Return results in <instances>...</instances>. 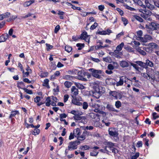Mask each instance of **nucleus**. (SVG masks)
I'll return each mask as SVG.
<instances>
[{
	"label": "nucleus",
	"instance_id": "obj_1",
	"mask_svg": "<svg viewBox=\"0 0 159 159\" xmlns=\"http://www.w3.org/2000/svg\"><path fill=\"white\" fill-rule=\"evenodd\" d=\"M89 71L92 72V75L94 77L100 79L101 77L99 74H102V71L101 70H97L93 68H90L88 70Z\"/></svg>",
	"mask_w": 159,
	"mask_h": 159
},
{
	"label": "nucleus",
	"instance_id": "obj_2",
	"mask_svg": "<svg viewBox=\"0 0 159 159\" xmlns=\"http://www.w3.org/2000/svg\"><path fill=\"white\" fill-rule=\"evenodd\" d=\"M80 143V142L77 141L70 142L69 143L68 147V150H72L76 149L77 148V146Z\"/></svg>",
	"mask_w": 159,
	"mask_h": 159
},
{
	"label": "nucleus",
	"instance_id": "obj_3",
	"mask_svg": "<svg viewBox=\"0 0 159 159\" xmlns=\"http://www.w3.org/2000/svg\"><path fill=\"white\" fill-rule=\"evenodd\" d=\"M109 94L115 99H120L122 97V95L120 93L115 91H110L109 93Z\"/></svg>",
	"mask_w": 159,
	"mask_h": 159
},
{
	"label": "nucleus",
	"instance_id": "obj_4",
	"mask_svg": "<svg viewBox=\"0 0 159 159\" xmlns=\"http://www.w3.org/2000/svg\"><path fill=\"white\" fill-rule=\"evenodd\" d=\"M109 134L111 136L114 137H116L118 135L117 130L115 128H110L109 129Z\"/></svg>",
	"mask_w": 159,
	"mask_h": 159
},
{
	"label": "nucleus",
	"instance_id": "obj_5",
	"mask_svg": "<svg viewBox=\"0 0 159 159\" xmlns=\"http://www.w3.org/2000/svg\"><path fill=\"white\" fill-rule=\"evenodd\" d=\"M80 39L84 40L86 42L88 43V44L89 43L90 36L87 34V33L86 32H84L81 34Z\"/></svg>",
	"mask_w": 159,
	"mask_h": 159
},
{
	"label": "nucleus",
	"instance_id": "obj_6",
	"mask_svg": "<svg viewBox=\"0 0 159 159\" xmlns=\"http://www.w3.org/2000/svg\"><path fill=\"white\" fill-rule=\"evenodd\" d=\"M124 46V44L123 42L118 45L116 48V50L114 51V53L115 54H118L119 55L122 54V52H120L122 49L123 47Z\"/></svg>",
	"mask_w": 159,
	"mask_h": 159
},
{
	"label": "nucleus",
	"instance_id": "obj_7",
	"mask_svg": "<svg viewBox=\"0 0 159 159\" xmlns=\"http://www.w3.org/2000/svg\"><path fill=\"white\" fill-rule=\"evenodd\" d=\"M89 105L95 108L94 111L95 112L98 113L100 109V105L96 103H93V102H91L89 103Z\"/></svg>",
	"mask_w": 159,
	"mask_h": 159
},
{
	"label": "nucleus",
	"instance_id": "obj_8",
	"mask_svg": "<svg viewBox=\"0 0 159 159\" xmlns=\"http://www.w3.org/2000/svg\"><path fill=\"white\" fill-rule=\"evenodd\" d=\"M127 79L125 76H122L120 78L119 81L116 84V85L117 86L122 85L124 82H126V80Z\"/></svg>",
	"mask_w": 159,
	"mask_h": 159
},
{
	"label": "nucleus",
	"instance_id": "obj_9",
	"mask_svg": "<svg viewBox=\"0 0 159 159\" xmlns=\"http://www.w3.org/2000/svg\"><path fill=\"white\" fill-rule=\"evenodd\" d=\"M150 27L152 30H156L159 28V24L155 22H152L150 25Z\"/></svg>",
	"mask_w": 159,
	"mask_h": 159
},
{
	"label": "nucleus",
	"instance_id": "obj_10",
	"mask_svg": "<svg viewBox=\"0 0 159 159\" xmlns=\"http://www.w3.org/2000/svg\"><path fill=\"white\" fill-rule=\"evenodd\" d=\"M71 92L74 96H76L78 94V90L75 87L73 86L71 88Z\"/></svg>",
	"mask_w": 159,
	"mask_h": 159
},
{
	"label": "nucleus",
	"instance_id": "obj_11",
	"mask_svg": "<svg viewBox=\"0 0 159 159\" xmlns=\"http://www.w3.org/2000/svg\"><path fill=\"white\" fill-rule=\"evenodd\" d=\"M51 99L52 100V101H51V104L53 106H56V103L58 101L57 98L56 97L52 96Z\"/></svg>",
	"mask_w": 159,
	"mask_h": 159
},
{
	"label": "nucleus",
	"instance_id": "obj_12",
	"mask_svg": "<svg viewBox=\"0 0 159 159\" xmlns=\"http://www.w3.org/2000/svg\"><path fill=\"white\" fill-rule=\"evenodd\" d=\"M144 2L146 6L150 9H153L154 7L153 5H151L149 2L148 0H144Z\"/></svg>",
	"mask_w": 159,
	"mask_h": 159
},
{
	"label": "nucleus",
	"instance_id": "obj_13",
	"mask_svg": "<svg viewBox=\"0 0 159 159\" xmlns=\"http://www.w3.org/2000/svg\"><path fill=\"white\" fill-rule=\"evenodd\" d=\"M131 65L136 70H139V61H136L135 63H130Z\"/></svg>",
	"mask_w": 159,
	"mask_h": 159
},
{
	"label": "nucleus",
	"instance_id": "obj_14",
	"mask_svg": "<svg viewBox=\"0 0 159 159\" xmlns=\"http://www.w3.org/2000/svg\"><path fill=\"white\" fill-rule=\"evenodd\" d=\"M133 43L134 44V45L133 46L134 48L138 52H139V42L134 41Z\"/></svg>",
	"mask_w": 159,
	"mask_h": 159
},
{
	"label": "nucleus",
	"instance_id": "obj_15",
	"mask_svg": "<svg viewBox=\"0 0 159 159\" xmlns=\"http://www.w3.org/2000/svg\"><path fill=\"white\" fill-rule=\"evenodd\" d=\"M77 72L78 73V78L79 79L83 81H86L87 80L85 78L83 75H80V74H81V71H78Z\"/></svg>",
	"mask_w": 159,
	"mask_h": 159
},
{
	"label": "nucleus",
	"instance_id": "obj_16",
	"mask_svg": "<svg viewBox=\"0 0 159 159\" xmlns=\"http://www.w3.org/2000/svg\"><path fill=\"white\" fill-rule=\"evenodd\" d=\"M73 118L75 120H80L82 119V120H85V117L84 116H79L78 115H75L73 116Z\"/></svg>",
	"mask_w": 159,
	"mask_h": 159
},
{
	"label": "nucleus",
	"instance_id": "obj_17",
	"mask_svg": "<svg viewBox=\"0 0 159 159\" xmlns=\"http://www.w3.org/2000/svg\"><path fill=\"white\" fill-rule=\"evenodd\" d=\"M72 103L75 105L80 106L82 105V103L78 101L76 98H74L72 100Z\"/></svg>",
	"mask_w": 159,
	"mask_h": 159
},
{
	"label": "nucleus",
	"instance_id": "obj_18",
	"mask_svg": "<svg viewBox=\"0 0 159 159\" xmlns=\"http://www.w3.org/2000/svg\"><path fill=\"white\" fill-rule=\"evenodd\" d=\"M120 65L122 67H125L128 66V63L125 61H122L120 62Z\"/></svg>",
	"mask_w": 159,
	"mask_h": 159
},
{
	"label": "nucleus",
	"instance_id": "obj_19",
	"mask_svg": "<svg viewBox=\"0 0 159 159\" xmlns=\"http://www.w3.org/2000/svg\"><path fill=\"white\" fill-rule=\"evenodd\" d=\"M106 107L110 111L115 112L117 111V110L115 109V108L111 105L108 104L107 105Z\"/></svg>",
	"mask_w": 159,
	"mask_h": 159
},
{
	"label": "nucleus",
	"instance_id": "obj_20",
	"mask_svg": "<svg viewBox=\"0 0 159 159\" xmlns=\"http://www.w3.org/2000/svg\"><path fill=\"white\" fill-rule=\"evenodd\" d=\"M46 103L45 105L47 107H49L51 104V101H52V100L51 99V98L50 97H48L46 100Z\"/></svg>",
	"mask_w": 159,
	"mask_h": 159
},
{
	"label": "nucleus",
	"instance_id": "obj_21",
	"mask_svg": "<svg viewBox=\"0 0 159 159\" xmlns=\"http://www.w3.org/2000/svg\"><path fill=\"white\" fill-rule=\"evenodd\" d=\"M73 132L75 137H76V136H78L80 134V130L79 128L76 129L74 130Z\"/></svg>",
	"mask_w": 159,
	"mask_h": 159
},
{
	"label": "nucleus",
	"instance_id": "obj_22",
	"mask_svg": "<svg viewBox=\"0 0 159 159\" xmlns=\"http://www.w3.org/2000/svg\"><path fill=\"white\" fill-rule=\"evenodd\" d=\"M146 66H148L151 67H152L153 66V63L152 62L148 60H146Z\"/></svg>",
	"mask_w": 159,
	"mask_h": 159
},
{
	"label": "nucleus",
	"instance_id": "obj_23",
	"mask_svg": "<svg viewBox=\"0 0 159 159\" xmlns=\"http://www.w3.org/2000/svg\"><path fill=\"white\" fill-rule=\"evenodd\" d=\"M90 116L92 118H95L96 117H98V120H99V116L98 115L94 114L93 113H91L89 114Z\"/></svg>",
	"mask_w": 159,
	"mask_h": 159
},
{
	"label": "nucleus",
	"instance_id": "obj_24",
	"mask_svg": "<svg viewBox=\"0 0 159 159\" xmlns=\"http://www.w3.org/2000/svg\"><path fill=\"white\" fill-rule=\"evenodd\" d=\"M93 95L97 98H98L101 95L100 92H93Z\"/></svg>",
	"mask_w": 159,
	"mask_h": 159
},
{
	"label": "nucleus",
	"instance_id": "obj_25",
	"mask_svg": "<svg viewBox=\"0 0 159 159\" xmlns=\"http://www.w3.org/2000/svg\"><path fill=\"white\" fill-rule=\"evenodd\" d=\"M124 48L129 52H133V48L130 46H125L124 47Z\"/></svg>",
	"mask_w": 159,
	"mask_h": 159
},
{
	"label": "nucleus",
	"instance_id": "obj_26",
	"mask_svg": "<svg viewBox=\"0 0 159 159\" xmlns=\"http://www.w3.org/2000/svg\"><path fill=\"white\" fill-rule=\"evenodd\" d=\"M24 86V83L23 82H19L17 84V87L19 89H23L24 88H23V87Z\"/></svg>",
	"mask_w": 159,
	"mask_h": 159
},
{
	"label": "nucleus",
	"instance_id": "obj_27",
	"mask_svg": "<svg viewBox=\"0 0 159 159\" xmlns=\"http://www.w3.org/2000/svg\"><path fill=\"white\" fill-rule=\"evenodd\" d=\"M49 82V80L48 79H45L44 80V82L43 84V85L46 86L47 87L49 88V87L48 85V82Z\"/></svg>",
	"mask_w": 159,
	"mask_h": 159
},
{
	"label": "nucleus",
	"instance_id": "obj_28",
	"mask_svg": "<svg viewBox=\"0 0 159 159\" xmlns=\"http://www.w3.org/2000/svg\"><path fill=\"white\" fill-rule=\"evenodd\" d=\"M107 145L105 147H107V148H108L110 150L111 148L113 147V146H114V144L112 143L109 142L107 143Z\"/></svg>",
	"mask_w": 159,
	"mask_h": 159
},
{
	"label": "nucleus",
	"instance_id": "obj_29",
	"mask_svg": "<svg viewBox=\"0 0 159 159\" xmlns=\"http://www.w3.org/2000/svg\"><path fill=\"white\" fill-rule=\"evenodd\" d=\"M77 139L78 140L80 141L83 140L85 139V136L83 134L81 135H80L77 137Z\"/></svg>",
	"mask_w": 159,
	"mask_h": 159
},
{
	"label": "nucleus",
	"instance_id": "obj_30",
	"mask_svg": "<svg viewBox=\"0 0 159 159\" xmlns=\"http://www.w3.org/2000/svg\"><path fill=\"white\" fill-rule=\"evenodd\" d=\"M75 84L76 86L79 89H84V87L83 85L79 83H75Z\"/></svg>",
	"mask_w": 159,
	"mask_h": 159
},
{
	"label": "nucleus",
	"instance_id": "obj_31",
	"mask_svg": "<svg viewBox=\"0 0 159 159\" xmlns=\"http://www.w3.org/2000/svg\"><path fill=\"white\" fill-rule=\"evenodd\" d=\"M65 50L66 51L69 53L71 52L72 50V48L71 47L67 45L65 46Z\"/></svg>",
	"mask_w": 159,
	"mask_h": 159
},
{
	"label": "nucleus",
	"instance_id": "obj_32",
	"mask_svg": "<svg viewBox=\"0 0 159 159\" xmlns=\"http://www.w3.org/2000/svg\"><path fill=\"white\" fill-rule=\"evenodd\" d=\"M76 45L77 47H78V50H81L84 46V44L82 43H77Z\"/></svg>",
	"mask_w": 159,
	"mask_h": 159
},
{
	"label": "nucleus",
	"instance_id": "obj_33",
	"mask_svg": "<svg viewBox=\"0 0 159 159\" xmlns=\"http://www.w3.org/2000/svg\"><path fill=\"white\" fill-rule=\"evenodd\" d=\"M148 46L149 47H152V48H156L157 46L156 43H149L148 44Z\"/></svg>",
	"mask_w": 159,
	"mask_h": 159
},
{
	"label": "nucleus",
	"instance_id": "obj_34",
	"mask_svg": "<svg viewBox=\"0 0 159 159\" xmlns=\"http://www.w3.org/2000/svg\"><path fill=\"white\" fill-rule=\"evenodd\" d=\"M115 106L117 108H119L121 106L120 102L119 101H116L115 102Z\"/></svg>",
	"mask_w": 159,
	"mask_h": 159
},
{
	"label": "nucleus",
	"instance_id": "obj_35",
	"mask_svg": "<svg viewBox=\"0 0 159 159\" xmlns=\"http://www.w3.org/2000/svg\"><path fill=\"white\" fill-rule=\"evenodd\" d=\"M64 85L67 88H70L71 85V83L70 82L66 81L64 83Z\"/></svg>",
	"mask_w": 159,
	"mask_h": 159
},
{
	"label": "nucleus",
	"instance_id": "obj_36",
	"mask_svg": "<svg viewBox=\"0 0 159 159\" xmlns=\"http://www.w3.org/2000/svg\"><path fill=\"white\" fill-rule=\"evenodd\" d=\"M18 113H19L18 111H13L11 112V114L9 118H11L15 115H16Z\"/></svg>",
	"mask_w": 159,
	"mask_h": 159
},
{
	"label": "nucleus",
	"instance_id": "obj_37",
	"mask_svg": "<svg viewBox=\"0 0 159 159\" xmlns=\"http://www.w3.org/2000/svg\"><path fill=\"white\" fill-rule=\"evenodd\" d=\"M93 92H100L99 89L98 87V86L96 85L95 86H94L93 87Z\"/></svg>",
	"mask_w": 159,
	"mask_h": 159
},
{
	"label": "nucleus",
	"instance_id": "obj_38",
	"mask_svg": "<svg viewBox=\"0 0 159 159\" xmlns=\"http://www.w3.org/2000/svg\"><path fill=\"white\" fill-rule=\"evenodd\" d=\"M103 61L107 62H110L111 61V58L109 57L103 58Z\"/></svg>",
	"mask_w": 159,
	"mask_h": 159
},
{
	"label": "nucleus",
	"instance_id": "obj_39",
	"mask_svg": "<svg viewBox=\"0 0 159 159\" xmlns=\"http://www.w3.org/2000/svg\"><path fill=\"white\" fill-rule=\"evenodd\" d=\"M94 125L97 127H99L100 128L102 127L103 126L102 124L100 123L98 121H96L94 123Z\"/></svg>",
	"mask_w": 159,
	"mask_h": 159
},
{
	"label": "nucleus",
	"instance_id": "obj_40",
	"mask_svg": "<svg viewBox=\"0 0 159 159\" xmlns=\"http://www.w3.org/2000/svg\"><path fill=\"white\" fill-rule=\"evenodd\" d=\"M67 3L68 4H69L70 6H71L72 8L74 10H78L79 11H80L81 10V9H80V7H75V6L72 5L71 4L68 3V2H67Z\"/></svg>",
	"mask_w": 159,
	"mask_h": 159
},
{
	"label": "nucleus",
	"instance_id": "obj_41",
	"mask_svg": "<svg viewBox=\"0 0 159 159\" xmlns=\"http://www.w3.org/2000/svg\"><path fill=\"white\" fill-rule=\"evenodd\" d=\"M98 25V24L96 22H95L94 24L92 25L90 27V29L93 30L96 28Z\"/></svg>",
	"mask_w": 159,
	"mask_h": 159
},
{
	"label": "nucleus",
	"instance_id": "obj_42",
	"mask_svg": "<svg viewBox=\"0 0 159 159\" xmlns=\"http://www.w3.org/2000/svg\"><path fill=\"white\" fill-rule=\"evenodd\" d=\"M40 133V130L39 129H35L32 134L34 135H38Z\"/></svg>",
	"mask_w": 159,
	"mask_h": 159
},
{
	"label": "nucleus",
	"instance_id": "obj_43",
	"mask_svg": "<svg viewBox=\"0 0 159 159\" xmlns=\"http://www.w3.org/2000/svg\"><path fill=\"white\" fill-rule=\"evenodd\" d=\"M124 6L126 8L130 10L131 11H133L135 10V9L134 8L126 4H125Z\"/></svg>",
	"mask_w": 159,
	"mask_h": 159
},
{
	"label": "nucleus",
	"instance_id": "obj_44",
	"mask_svg": "<svg viewBox=\"0 0 159 159\" xmlns=\"http://www.w3.org/2000/svg\"><path fill=\"white\" fill-rule=\"evenodd\" d=\"M98 152L97 151H93L90 152V154L91 156H96L98 155Z\"/></svg>",
	"mask_w": 159,
	"mask_h": 159
},
{
	"label": "nucleus",
	"instance_id": "obj_45",
	"mask_svg": "<svg viewBox=\"0 0 159 159\" xmlns=\"http://www.w3.org/2000/svg\"><path fill=\"white\" fill-rule=\"evenodd\" d=\"M83 108L84 109H86L88 107V103L86 102H83Z\"/></svg>",
	"mask_w": 159,
	"mask_h": 159
},
{
	"label": "nucleus",
	"instance_id": "obj_46",
	"mask_svg": "<svg viewBox=\"0 0 159 159\" xmlns=\"http://www.w3.org/2000/svg\"><path fill=\"white\" fill-rule=\"evenodd\" d=\"M89 146L87 145L82 146L80 147L81 149L83 150H88L89 149Z\"/></svg>",
	"mask_w": 159,
	"mask_h": 159
},
{
	"label": "nucleus",
	"instance_id": "obj_47",
	"mask_svg": "<svg viewBox=\"0 0 159 159\" xmlns=\"http://www.w3.org/2000/svg\"><path fill=\"white\" fill-rule=\"evenodd\" d=\"M153 119V120H155L156 119L159 117V116L157 115L156 112H154L152 113Z\"/></svg>",
	"mask_w": 159,
	"mask_h": 159
},
{
	"label": "nucleus",
	"instance_id": "obj_48",
	"mask_svg": "<svg viewBox=\"0 0 159 159\" xmlns=\"http://www.w3.org/2000/svg\"><path fill=\"white\" fill-rule=\"evenodd\" d=\"M3 16V17L4 18H8L9 17L10 15V13L9 12H7L4 14H2Z\"/></svg>",
	"mask_w": 159,
	"mask_h": 159
},
{
	"label": "nucleus",
	"instance_id": "obj_49",
	"mask_svg": "<svg viewBox=\"0 0 159 159\" xmlns=\"http://www.w3.org/2000/svg\"><path fill=\"white\" fill-rule=\"evenodd\" d=\"M41 98L39 96H37L34 98V102L36 103L39 102Z\"/></svg>",
	"mask_w": 159,
	"mask_h": 159
},
{
	"label": "nucleus",
	"instance_id": "obj_50",
	"mask_svg": "<svg viewBox=\"0 0 159 159\" xmlns=\"http://www.w3.org/2000/svg\"><path fill=\"white\" fill-rule=\"evenodd\" d=\"M23 89L25 91V92L29 94H32V92L31 90H29L25 88H24Z\"/></svg>",
	"mask_w": 159,
	"mask_h": 159
},
{
	"label": "nucleus",
	"instance_id": "obj_51",
	"mask_svg": "<svg viewBox=\"0 0 159 159\" xmlns=\"http://www.w3.org/2000/svg\"><path fill=\"white\" fill-rule=\"evenodd\" d=\"M7 39V38L3 35L1 36L0 37V42H3L5 41Z\"/></svg>",
	"mask_w": 159,
	"mask_h": 159
},
{
	"label": "nucleus",
	"instance_id": "obj_52",
	"mask_svg": "<svg viewBox=\"0 0 159 159\" xmlns=\"http://www.w3.org/2000/svg\"><path fill=\"white\" fill-rule=\"evenodd\" d=\"M143 76L144 77V78L147 79H150V75L146 73H144L143 74Z\"/></svg>",
	"mask_w": 159,
	"mask_h": 159
},
{
	"label": "nucleus",
	"instance_id": "obj_53",
	"mask_svg": "<svg viewBox=\"0 0 159 159\" xmlns=\"http://www.w3.org/2000/svg\"><path fill=\"white\" fill-rule=\"evenodd\" d=\"M110 150L112 152L114 153V154L118 152V150L114 147H113L112 148H111L110 149Z\"/></svg>",
	"mask_w": 159,
	"mask_h": 159
},
{
	"label": "nucleus",
	"instance_id": "obj_54",
	"mask_svg": "<svg viewBox=\"0 0 159 159\" xmlns=\"http://www.w3.org/2000/svg\"><path fill=\"white\" fill-rule=\"evenodd\" d=\"M122 20L125 26L128 24V21L124 17H122Z\"/></svg>",
	"mask_w": 159,
	"mask_h": 159
},
{
	"label": "nucleus",
	"instance_id": "obj_55",
	"mask_svg": "<svg viewBox=\"0 0 159 159\" xmlns=\"http://www.w3.org/2000/svg\"><path fill=\"white\" fill-rule=\"evenodd\" d=\"M100 151L102 152H103L106 153L107 154H108V153L109 152V151L107 149V147H105V149L104 150L103 149H101L100 150Z\"/></svg>",
	"mask_w": 159,
	"mask_h": 159
},
{
	"label": "nucleus",
	"instance_id": "obj_56",
	"mask_svg": "<svg viewBox=\"0 0 159 159\" xmlns=\"http://www.w3.org/2000/svg\"><path fill=\"white\" fill-rule=\"evenodd\" d=\"M31 4L29 1L25 2L23 6L24 7H27L30 6Z\"/></svg>",
	"mask_w": 159,
	"mask_h": 159
},
{
	"label": "nucleus",
	"instance_id": "obj_57",
	"mask_svg": "<svg viewBox=\"0 0 159 159\" xmlns=\"http://www.w3.org/2000/svg\"><path fill=\"white\" fill-rule=\"evenodd\" d=\"M145 37L146 40H146L147 41V42L149 40H150L151 39H152V37L150 36L149 35H145Z\"/></svg>",
	"mask_w": 159,
	"mask_h": 159
},
{
	"label": "nucleus",
	"instance_id": "obj_58",
	"mask_svg": "<svg viewBox=\"0 0 159 159\" xmlns=\"http://www.w3.org/2000/svg\"><path fill=\"white\" fill-rule=\"evenodd\" d=\"M139 156V153H137L135 154L132 157L131 159H136Z\"/></svg>",
	"mask_w": 159,
	"mask_h": 159
},
{
	"label": "nucleus",
	"instance_id": "obj_59",
	"mask_svg": "<svg viewBox=\"0 0 159 159\" xmlns=\"http://www.w3.org/2000/svg\"><path fill=\"white\" fill-rule=\"evenodd\" d=\"M60 26L59 25H57L55 28L54 32L57 33L60 30Z\"/></svg>",
	"mask_w": 159,
	"mask_h": 159
},
{
	"label": "nucleus",
	"instance_id": "obj_60",
	"mask_svg": "<svg viewBox=\"0 0 159 159\" xmlns=\"http://www.w3.org/2000/svg\"><path fill=\"white\" fill-rule=\"evenodd\" d=\"M140 66H141L142 67L145 68L146 69V63H144L142 62V61H140Z\"/></svg>",
	"mask_w": 159,
	"mask_h": 159
},
{
	"label": "nucleus",
	"instance_id": "obj_61",
	"mask_svg": "<svg viewBox=\"0 0 159 159\" xmlns=\"http://www.w3.org/2000/svg\"><path fill=\"white\" fill-rule=\"evenodd\" d=\"M157 76L158 77H159V73L158 72L156 73L155 76H151V78L152 79H154L155 80H156V79Z\"/></svg>",
	"mask_w": 159,
	"mask_h": 159
},
{
	"label": "nucleus",
	"instance_id": "obj_62",
	"mask_svg": "<svg viewBox=\"0 0 159 159\" xmlns=\"http://www.w3.org/2000/svg\"><path fill=\"white\" fill-rule=\"evenodd\" d=\"M18 66L20 68L21 70L22 71L23 73H24V71L23 69L22 65L20 62L18 64Z\"/></svg>",
	"mask_w": 159,
	"mask_h": 159
},
{
	"label": "nucleus",
	"instance_id": "obj_63",
	"mask_svg": "<svg viewBox=\"0 0 159 159\" xmlns=\"http://www.w3.org/2000/svg\"><path fill=\"white\" fill-rule=\"evenodd\" d=\"M46 45L47 47V50H49L53 48V46L52 45H50L48 43H46Z\"/></svg>",
	"mask_w": 159,
	"mask_h": 159
},
{
	"label": "nucleus",
	"instance_id": "obj_64",
	"mask_svg": "<svg viewBox=\"0 0 159 159\" xmlns=\"http://www.w3.org/2000/svg\"><path fill=\"white\" fill-rule=\"evenodd\" d=\"M67 117V115L65 113L61 114L60 115V117L61 120L64 118H66Z\"/></svg>",
	"mask_w": 159,
	"mask_h": 159
}]
</instances>
